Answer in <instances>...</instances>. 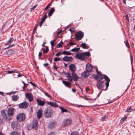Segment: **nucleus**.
I'll use <instances>...</instances> for the list:
<instances>
[{
  "label": "nucleus",
  "instance_id": "f257e3e1",
  "mask_svg": "<svg viewBox=\"0 0 135 135\" xmlns=\"http://www.w3.org/2000/svg\"><path fill=\"white\" fill-rule=\"evenodd\" d=\"M64 74L66 75V78L70 82H72V80L76 81L78 80L79 78L77 74L75 72H72L71 73V76L69 73L67 72L66 74L65 73Z\"/></svg>",
  "mask_w": 135,
  "mask_h": 135
},
{
  "label": "nucleus",
  "instance_id": "f03ea898",
  "mask_svg": "<svg viewBox=\"0 0 135 135\" xmlns=\"http://www.w3.org/2000/svg\"><path fill=\"white\" fill-rule=\"evenodd\" d=\"M54 113L53 109L50 107H47L44 111L43 115L46 118H51Z\"/></svg>",
  "mask_w": 135,
  "mask_h": 135
},
{
  "label": "nucleus",
  "instance_id": "7ed1b4c3",
  "mask_svg": "<svg viewBox=\"0 0 135 135\" xmlns=\"http://www.w3.org/2000/svg\"><path fill=\"white\" fill-rule=\"evenodd\" d=\"M99 80H102L103 79H104L106 81V82L105 83L106 86L105 90H107L109 85V83L110 81V79L107 76L101 73L99 74Z\"/></svg>",
  "mask_w": 135,
  "mask_h": 135
},
{
  "label": "nucleus",
  "instance_id": "20e7f679",
  "mask_svg": "<svg viewBox=\"0 0 135 135\" xmlns=\"http://www.w3.org/2000/svg\"><path fill=\"white\" fill-rule=\"evenodd\" d=\"M16 119L19 122L24 121L26 118V114L24 113H20L18 114L16 117Z\"/></svg>",
  "mask_w": 135,
  "mask_h": 135
},
{
  "label": "nucleus",
  "instance_id": "39448f33",
  "mask_svg": "<svg viewBox=\"0 0 135 135\" xmlns=\"http://www.w3.org/2000/svg\"><path fill=\"white\" fill-rule=\"evenodd\" d=\"M104 81H105L99 80H97V86L98 89H101L104 88Z\"/></svg>",
  "mask_w": 135,
  "mask_h": 135
},
{
  "label": "nucleus",
  "instance_id": "423d86ee",
  "mask_svg": "<svg viewBox=\"0 0 135 135\" xmlns=\"http://www.w3.org/2000/svg\"><path fill=\"white\" fill-rule=\"evenodd\" d=\"M84 32L81 31H78L75 35L76 39L77 40H81L83 37Z\"/></svg>",
  "mask_w": 135,
  "mask_h": 135
},
{
  "label": "nucleus",
  "instance_id": "0eeeda50",
  "mask_svg": "<svg viewBox=\"0 0 135 135\" xmlns=\"http://www.w3.org/2000/svg\"><path fill=\"white\" fill-rule=\"evenodd\" d=\"M29 105L28 103L27 102H24L19 104L18 107L21 109H26Z\"/></svg>",
  "mask_w": 135,
  "mask_h": 135
},
{
  "label": "nucleus",
  "instance_id": "6e6552de",
  "mask_svg": "<svg viewBox=\"0 0 135 135\" xmlns=\"http://www.w3.org/2000/svg\"><path fill=\"white\" fill-rule=\"evenodd\" d=\"M20 124L17 121H13L11 124V127L14 130H18L19 128Z\"/></svg>",
  "mask_w": 135,
  "mask_h": 135
},
{
  "label": "nucleus",
  "instance_id": "1a4fd4ad",
  "mask_svg": "<svg viewBox=\"0 0 135 135\" xmlns=\"http://www.w3.org/2000/svg\"><path fill=\"white\" fill-rule=\"evenodd\" d=\"M6 110H3L1 112V114L3 118L6 121L9 120V118L8 115L5 112Z\"/></svg>",
  "mask_w": 135,
  "mask_h": 135
},
{
  "label": "nucleus",
  "instance_id": "9d476101",
  "mask_svg": "<svg viewBox=\"0 0 135 135\" xmlns=\"http://www.w3.org/2000/svg\"><path fill=\"white\" fill-rule=\"evenodd\" d=\"M14 109L13 108L10 107H9L7 110L8 115L9 117H12L14 113Z\"/></svg>",
  "mask_w": 135,
  "mask_h": 135
},
{
  "label": "nucleus",
  "instance_id": "9b49d317",
  "mask_svg": "<svg viewBox=\"0 0 135 135\" xmlns=\"http://www.w3.org/2000/svg\"><path fill=\"white\" fill-rule=\"evenodd\" d=\"M38 122L36 120H33L32 123V127L33 129H36L38 128Z\"/></svg>",
  "mask_w": 135,
  "mask_h": 135
},
{
  "label": "nucleus",
  "instance_id": "f8f14e48",
  "mask_svg": "<svg viewBox=\"0 0 135 135\" xmlns=\"http://www.w3.org/2000/svg\"><path fill=\"white\" fill-rule=\"evenodd\" d=\"M26 98H27L29 102H31L33 100V96L32 94L30 93H27L25 94Z\"/></svg>",
  "mask_w": 135,
  "mask_h": 135
},
{
  "label": "nucleus",
  "instance_id": "ddd939ff",
  "mask_svg": "<svg viewBox=\"0 0 135 135\" xmlns=\"http://www.w3.org/2000/svg\"><path fill=\"white\" fill-rule=\"evenodd\" d=\"M72 122L71 120L70 119L64 120L63 124L64 126H68L70 125Z\"/></svg>",
  "mask_w": 135,
  "mask_h": 135
},
{
  "label": "nucleus",
  "instance_id": "4468645a",
  "mask_svg": "<svg viewBox=\"0 0 135 135\" xmlns=\"http://www.w3.org/2000/svg\"><path fill=\"white\" fill-rule=\"evenodd\" d=\"M37 117L38 119L41 118L42 116V108H40L37 112Z\"/></svg>",
  "mask_w": 135,
  "mask_h": 135
},
{
  "label": "nucleus",
  "instance_id": "2eb2a0df",
  "mask_svg": "<svg viewBox=\"0 0 135 135\" xmlns=\"http://www.w3.org/2000/svg\"><path fill=\"white\" fill-rule=\"evenodd\" d=\"M56 123V122L55 121L50 122L48 126V128L49 129H52L55 127Z\"/></svg>",
  "mask_w": 135,
  "mask_h": 135
},
{
  "label": "nucleus",
  "instance_id": "dca6fc26",
  "mask_svg": "<svg viewBox=\"0 0 135 135\" xmlns=\"http://www.w3.org/2000/svg\"><path fill=\"white\" fill-rule=\"evenodd\" d=\"M63 60L65 61H71L73 60V59L71 57L65 56L63 59Z\"/></svg>",
  "mask_w": 135,
  "mask_h": 135
},
{
  "label": "nucleus",
  "instance_id": "f3484780",
  "mask_svg": "<svg viewBox=\"0 0 135 135\" xmlns=\"http://www.w3.org/2000/svg\"><path fill=\"white\" fill-rule=\"evenodd\" d=\"M70 70L72 72H75L76 70V66L74 64H71L69 66Z\"/></svg>",
  "mask_w": 135,
  "mask_h": 135
},
{
  "label": "nucleus",
  "instance_id": "a211bd4d",
  "mask_svg": "<svg viewBox=\"0 0 135 135\" xmlns=\"http://www.w3.org/2000/svg\"><path fill=\"white\" fill-rule=\"evenodd\" d=\"M86 68L87 72L91 71L93 69L92 67L89 63H88L86 65Z\"/></svg>",
  "mask_w": 135,
  "mask_h": 135
},
{
  "label": "nucleus",
  "instance_id": "6ab92c4d",
  "mask_svg": "<svg viewBox=\"0 0 135 135\" xmlns=\"http://www.w3.org/2000/svg\"><path fill=\"white\" fill-rule=\"evenodd\" d=\"M76 57L77 59L81 60H84L83 54L82 53L76 54Z\"/></svg>",
  "mask_w": 135,
  "mask_h": 135
},
{
  "label": "nucleus",
  "instance_id": "aec40b11",
  "mask_svg": "<svg viewBox=\"0 0 135 135\" xmlns=\"http://www.w3.org/2000/svg\"><path fill=\"white\" fill-rule=\"evenodd\" d=\"M47 103L48 105H50L52 107H58L57 104L55 102H47Z\"/></svg>",
  "mask_w": 135,
  "mask_h": 135
},
{
  "label": "nucleus",
  "instance_id": "412c9836",
  "mask_svg": "<svg viewBox=\"0 0 135 135\" xmlns=\"http://www.w3.org/2000/svg\"><path fill=\"white\" fill-rule=\"evenodd\" d=\"M62 83L66 87L70 88L71 87V84L70 82H69L68 81H63Z\"/></svg>",
  "mask_w": 135,
  "mask_h": 135
},
{
  "label": "nucleus",
  "instance_id": "4be33fe9",
  "mask_svg": "<svg viewBox=\"0 0 135 135\" xmlns=\"http://www.w3.org/2000/svg\"><path fill=\"white\" fill-rule=\"evenodd\" d=\"M89 74H88L86 71H84L81 74V76L82 77L86 79L89 76Z\"/></svg>",
  "mask_w": 135,
  "mask_h": 135
},
{
  "label": "nucleus",
  "instance_id": "5701e85b",
  "mask_svg": "<svg viewBox=\"0 0 135 135\" xmlns=\"http://www.w3.org/2000/svg\"><path fill=\"white\" fill-rule=\"evenodd\" d=\"M36 101L38 105L40 106H43L45 103V102L40 100L38 99H37Z\"/></svg>",
  "mask_w": 135,
  "mask_h": 135
},
{
  "label": "nucleus",
  "instance_id": "b1692460",
  "mask_svg": "<svg viewBox=\"0 0 135 135\" xmlns=\"http://www.w3.org/2000/svg\"><path fill=\"white\" fill-rule=\"evenodd\" d=\"M84 59L87 57H89L90 55V53L89 52H85L82 53Z\"/></svg>",
  "mask_w": 135,
  "mask_h": 135
},
{
  "label": "nucleus",
  "instance_id": "393cba45",
  "mask_svg": "<svg viewBox=\"0 0 135 135\" xmlns=\"http://www.w3.org/2000/svg\"><path fill=\"white\" fill-rule=\"evenodd\" d=\"M14 52L15 51L14 50H12V49H10L6 52V53L7 55H10L13 54Z\"/></svg>",
  "mask_w": 135,
  "mask_h": 135
},
{
  "label": "nucleus",
  "instance_id": "a878e982",
  "mask_svg": "<svg viewBox=\"0 0 135 135\" xmlns=\"http://www.w3.org/2000/svg\"><path fill=\"white\" fill-rule=\"evenodd\" d=\"M14 40V38L13 37L11 38L4 44V45H9L12 43Z\"/></svg>",
  "mask_w": 135,
  "mask_h": 135
},
{
  "label": "nucleus",
  "instance_id": "bb28decb",
  "mask_svg": "<svg viewBox=\"0 0 135 135\" xmlns=\"http://www.w3.org/2000/svg\"><path fill=\"white\" fill-rule=\"evenodd\" d=\"M59 108L61 110V113H62L64 112L67 113L68 112L67 109L64 108L62 106H59Z\"/></svg>",
  "mask_w": 135,
  "mask_h": 135
},
{
  "label": "nucleus",
  "instance_id": "cd10ccee",
  "mask_svg": "<svg viewBox=\"0 0 135 135\" xmlns=\"http://www.w3.org/2000/svg\"><path fill=\"white\" fill-rule=\"evenodd\" d=\"M70 51H62V52H61V54H64V55H70L72 54L70 52Z\"/></svg>",
  "mask_w": 135,
  "mask_h": 135
},
{
  "label": "nucleus",
  "instance_id": "c85d7f7f",
  "mask_svg": "<svg viewBox=\"0 0 135 135\" xmlns=\"http://www.w3.org/2000/svg\"><path fill=\"white\" fill-rule=\"evenodd\" d=\"M82 47L84 49H88L89 48V46L88 45L85 43H83L81 44Z\"/></svg>",
  "mask_w": 135,
  "mask_h": 135
},
{
  "label": "nucleus",
  "instance_id": "c756f323",
  "mask_svg": "<svg viewBox=\"0 0 135 135\" xmlns=\"http://www.w3.org/2000/svg\"><path fill=\"white\" fill-rule=\"evenodd\" d=\"M10 135H21L20 133L17 131H13L12 132Z\"/></svg>",
  "mask_w": 135,
  "mask_h": 135
},
{
  "label": "nucleus",
  "instance_id": "7c9ffc66",
  "mask_svg": "<svg viewBox=\"0 0 135 135\" xmlns=\"http://www.w3.org/2000/svg\"><path fill=\"white\" fill-rule=\"evenodd\" d=\"M45 47L46 49H44L43 50V53L44 54L47 53L49 50L48 47L47 46H46Z\"/></svg>",
  "mask_w": 135,
  "mask_h": 135
},
{
  "label": "nucleus",
  "instance_id": "2f4dec72",
  "mask_svg": "<svg viewBox=\"0 0 135 135\" xmlns=\"http://www.w3.org/2000/svg\"><path fill=\"white\" fill-rule=\"evenodd\" d=\"M12 100L14 101H17L18 99V97L17 95H13L12 96Z\"/></svg>",
  "mask_w": 135,
  "mask_h": 135
},
{
  "label": "nucleus",
  "instance_id": "473e14b6",
  "mask_svg": "<svg viewBox=\"0 0 135 135\" xmlns=\"http://www.w3.org/2000/svg\"><path fill=\"white\" fill-rule=\"evenodd\" d=\"M70 135H79V133L78 131H74L71 132Z\"/></svg>",
  "mask_w": 135,
  "mask_h": 135
},
{
  "label": "nucleus",
  "instance_id": "72a5a7b5",
  "mask_svg": "<svg viewBox=\"0 0 135 135\" xmlns=\"http://www.w3.org/2000/svg\"><path fill=\"white\" fill-rule=\"evenodd\" d=\"M54 11V9L53 8H51L50 9V11L49 13V16H51Z\"/></svg>",
  "mask_w": 135,
  "mask_h": 135
},
{
  "label": "nucleus",
  "instance_id": "f704fd0d",
  "mask_svg": "<svg viewBox=\"0 0 135 135\" xmlns=\"http://www.w3.org/2000/svg\"><path fill=\"white\" fill-rule=\"evenodd\" d=\"M80 49V48H74L70 50V51L73 52H78L79 50Z\"/></svg>",
  "mask_w": 135,
  "mask_h": 135
},
{
  "label": "nucleus",
  "instance_id": "c9c22d12",
  "mask_svg": "<svg viewBox=\"0 0 135 135\" xmlns=\"http://www.w3.org/2000/svg\"><path fill=\"white\" fill-rule=\"evenodd\" d=\"M64 44L63 42L61 41L56 46V47L58 48H59L61 47H62L63 45Z\"/></svg>",
  "mask_w": 135,
  "mask_h": 135
},
{
  "label": "nucleus",
  "instance_id": "e433bc0d",
  "mask_svg": "<svg viewBox=\"0 0 135 135\" xmlns=\"http://www.w3.org/2000/svg\"><path fill=\"white\" fill-rule=\"evenodd\" d=\"M47 17V16L46 14L44 15L41 19V21L44 22L46 19Z\"/></svg>",
  "mask_w": 135,
  "mask_h": 135
},
{
  "label": "nucleus",
  "instance_id": "4c0bfd02",
  "mask_svg": "<svg viewBox=\"0 0 135 135\" xmlns=\"http://www.w3.org/2000/svg\"><path fill=\"white\" fill-rule=\"evenodd\" d=\"M127 119V117L122 118L120 121V123L121 124H122Z\"/></svg>",
  "mask_w": 135,
  "mask_h": 135
},
{
  "label": "nucleus",
  "instance_id": "58836bf2",
  "mask_svg": "<svg viewBox=\"0 0 135 135\" xmlns=\"http://www.w3.org/2000/svg\"><path fill=\"white\" fill-rule=\"evenodd\" d=\"M94 78L95 79L97 80H97H99V74H97L95 75V76L94 77Z\"/></svg>",
  "mask_w": 135,
  "mask_h": 135
},
{
  "label": "nucleus",
  "instance_id": "ea45409f",
  "mask_svg": "<svg viewBox=\"0 0 135 135\" xmlns=\"http://www.w3.org/2000/svg\"><path fill=\"white\" fill-rule=\"evenodd\" d=\"M133 110L131 109V107H129L127 108V112H130L133 111Z\"/></svg>",
  "mask_w": 135,
  "mask_h": 135
},
{
  "label": "nucleus",
  "instance_id": "a19ab883",
  "mask_svg": "<svg viewBox=\"0 0 135 135\" xmlns=\"http://www.w3.org/2000/svg\"><path fill=\"white\" fill-rule=\"evenodd\" d=\"M15 46V45L14 44H13L11 45H10L8 47H7L4 48L3 49V50H5L8 49L10 47L14 46Z\"/></svg>",
  "mask_w": 135,
  "mask_h": 135
},
{
  "label": "nucleus",
  "instance_id": "79ce46f5",
  "mask_svg": "<svg viewBox=\"0 0 135 135\" xmlns=\"http://www.w3.org/2000/svg\"><path fill=\"white\" fill-rule=\"evenodd\" d=\"M75 28H70L69 30L71 33H74L75 32L74 30Z\"/></svg>",
  "mask_w": 135,
  "mask_h": 135
},
{
  "label": "nucleus",
  "instance_id": "37998d69",
  "mask_svg": "<svg viewBox=\"0 0 135 135\" xmlns=\"http://www.w3.org/2000/svg\"><path fill=\"white\" fill-rule=\"evenodd\" d=\"M60 60V58L59 57H55L54 59V61L55 62H57L58 61Z\"/></svg>",
  "mask_w": 135,
  "mask_h": 135
},
{
  "label": "nucleus",
  "instance_id": "c03bdc74",
  "mask_svg": "<svg viewBox=\"0 0 135 135\" xmlns=\"http://www.w3.org/2000/svg\"><path fill=\"white\" fill-rule=\"evenodd\" d=\"M44 94L46 95L47 97H48L50 98H51V96L50 94H48L47 93H45Z\"/></svg>",
  "mask_w": 135,
  "mask_h": 135
},
{
  "label": "nucleus",
  "instance_id": "a18cd8bd",
  "mask_svg": "<svg viewBox=\"0 0 135 135\" xmlns=\"http://www.w3.org/2000/svg\"><path fill=\"white\" fill-rule=\"evenodd\" d=\"M61 52H59L56 54V56H58L61 55Z\"/></svg>",
  "mask_w": 135,
  "mask_h": 135
},
{
  "label": "nucleus",
  "instance_id": "49530a36",
  "mask_svg": "<svg viewBox=\"0 0 135 135\" xmlns=\"http://www.w3.org/2000/svg\"><path fill=\"white\" fill-rule=\"evenodd\" d=\"M130 59H131V64H132V63H133V58L131 54H130Z\"/></svg>",
  "mask_w": 135,
  "mask_h": 135
},
{
  "label": "nucleus",
  "instance_id": "de8ad7c7",
  "mask_svg": "<svg viewBox=\"0 0 135 135\" xmlns=\"http://www.w3.org/2000/svg\"><path fill=\"white\" fill-rule=\"evenodd\" d=\"M16 70L14 71H8L7 72L8 74H11L12 73H15L16 71Z\"/></svg>",
  "mask_w": 135,
  "mask_h": 135
},
{
  "label": "nucleus",
  "instance_id": "09e8293b",
  "mask_svg": "<svg viewBox=\"0 0 135 135\" xmlns=\"http://www.w3.org/2000/svg\"><path fill=\"white\" fill-rule=\"evenodd\" d=\"M42 52H40L38 54V56H39V58L40 59L41 58V56H42Z\"/></svg>",
  "mask_w": 135,
  "mask_h": 135
},
{
  "label": "nucleus",
  "instance_id": "8fccbe9b",
  "mask_svg": "<svg viewBox=\"0 0 135 135\" xmlns=\"http://www.w3.org/2000/svg\"><path fill=\"white\" fill-rule=\"evenodd\" d=\"M4 122L3 121V120L2 119H0V126Z\"/></svg>",
  "mask_w": 135,
  "mask_h": 135
},
{
  "label": "nucleus",
  "instance_id": "3c124183",
  "mask_svg": "<svg viewBox=\"0 0 135 135\" xmlns=\"http://www.w3.org/2000/svg\"><path fill=\"white\" fill-rule=\"evenodd\" d=\"M28 83H31V85H32L33 86H35V87H36V85H35L32 82H31V81H30V82H29V81H28Z\"/></svg>",
  "mask_w": 135,
  "mask_h": 135
},
{
  "label": "nucleus",
  "instance_id": "603ef678",
  "mask_svg": "<svg viewBox=\"0 0 135 135\" xmlns=\"http://www.w3.org/2000/svg\"><path fill=\"white\" fill-rule=\"evenodd\" d=\"M38 26V25H36L34 27V30L33 31V32L34 31H36L37 30V27Z\"/></svg>",
  "mask_w": 135,
  "mask_h": 135
},
{
  "label": "nucleus",
  "instance_id": "864d4df0",
  "mask_svg": "<svg viewBox=\"0 0 135 135\" xmlns=\"http://www.w3.org/2000/svg\"><path fill=\"white\" fill-rule=\"evenodd\" d=\"M53 67L54 69L55 70H57L58 69V68L56 66V65H54Z\"/></svg>",
  "mask_w": 135,
  "mask_h": 135
},
{
  "label": "nucleus",
  "instance_id": "5fc2aeb1",
  "mask_svg": "<svg viewBox=\"0 0 135 135\" xmlns=\"http://www.w3.org/2000/svg\"><path fill=\"white\" fill-rule=\"evenodd\" d=\"M84 99H86V100H91V99H89V98H87L86 96H84Z\"/></svg>",
  "mask_w": 135,
  "mask_h": 135
},
{
  "label": "nucleus",
  "instance_id": "6e6d98bb",
  "mask_svg": "<svg viewBox=\"0 0 135 135\" xmlns=\"http://www.w3.org/2000/svg\"><path fill=\"white\" fill-rule=\"evenodd\" d=\"M37 7V5H35L32 8H31V10H33L34 9Z\"/></svg>",
  "mask_w": 135,
  "mask_h": 135
},
{
  "label": "nucleus",
  "instance_id": "4d7b16f0",
  "mask_svg": "<svg viewBox=\"0 0 135 135\" xmlns=\"http://www.w3.org/2000/svg\"><path fill=\"white\" fill-rule=\"evenodd\" d=\"M48 135H54V133L53 132H51L49 133Z\"/></svg>",
  "mask_w": 135,
  "mask_h": 135
},
{
  "label": "nucleus",
  "instance_id": "13d9d810",
  "mask_svg": "<svg viewBox=\"0 0 135 135\" xmlns=\"http://www.w3.org/2000/svg\"><path fill=\"white\" fill-rule=\"evenodd\" d=\"M43 22H42L41 21L39 23V25L41 27L42 26V23H43Z\"/></svg>",
  "mask_w": 135,
  "mask_h": 135
},
{
  "label": "nucleus",
  "instance_id": "bf43d9fd",
  "mask_svg": "<svg viewBox=\"0 0 135 135\" xmlns=\"http://www.w3.org/2000/svg\"><path fill=\"white\" fill-rule=\"evenodd\" d=\"M69 44L71 46H72L75 45V43L74 42H70L69 43Z\"/></svg>",
  "mask_w": 135,
  "mask_h": 135
},
{
  "label": "nucleus",
  "instance_id": "052dcab7",
  "mask_svg": "<svg viewBox=\"0 0 135 135\" xmlns=\"http://www.w3.org/2000/svg\"><path fill=\"white\" fill-rule=\"evenodd\" d=\"M22 82L23 83V84L25 86H27L28 85V84H26L24 81H22Z\"/></svg>",
  "mask_w": 135,
  "mask_h": 135
},
{
  "label": "nucleus",
  "instance_id": "680f3d73",
  "mask_svg": "<svg viewBox=\"0 0 135 135\" xmlns=\"http://www.w3.org/2000/svg\"><path fill=\"white\" fill-rule=\"evenodd\" d=\"M107 117V116H103V117H102V119H106V118Z\"/></svg>",
  "mask_w": 135,
  "mask_h": 135
},
{
  "label": "nucleus",
  "instance_id": "e2e57ef3",
  "mask_svg": "<svg viewBox=\"0 0 135 135\" xmlns=\"http://www.w3.org/2000/svg\"><path fill=\"white\" fill-rule=\"evenodd\" d=\"M54 41L53 40L51 41L50 42L51 44H54Z\"/></svg>",
  "mask_w": 135,
  "mask_h": 135
},
{
  "label": "nucleus",
  "instance_id": "0e129e2a",
  "mask_svg": "<svg viewBox=\"0 0 135 135\" xmlns=\"http://www.w3.org/2000/svg\"><path fill=\"white\" fill-rule=\"evenodd\" d=\"M129 47H130V46H129V43L128 42V41H127V47H128V48H129Z\"/></svg>",
  "mask_w": 135,
  "mask_h": 135
},
{
  "label": "nucleus",
  "instance_id": "69168bd1",
  "mask_svg": "<svg viewBox=\"0 0 135 135\" xmlns=\"http://www.w3.org/2000/svg\"><path fill=\"white\" fill-rule=\"evenodd\" d=\"M72 91L74 93H75L76 91V90L74 89H72Z\"/></svg>",
  "mask_w": 135,
  "mask_h": 135
},
{
  "label": "nucleus",
  "instance_id": "338daca9",
  "mask_svg": "<svg viewBox=\"0 0 135 135\" xmlns=\"http://www.w3.org/2000/svg\"><path fill=\"white\" fill-rule=\"evenodd\" d=\"M96 72L97 73V74H99L100 73H101L97 69L96 70Z\"/></svg>",
  "mask_w": 135,
  "mask_h": 135
},
{
  "label": "nucleus",
  "instance_id": "774afa93",
  "mask_svg": "<svg viewBox=\"0 0 135 135\" xmlns=\"http://www.w3.org/2000/svg\"><path fill=\"white\" fill-rule=\"evenodd\" d=\"M44 65L46 67L48 66L49 65V64L48 63H45L44 64Z\"/></svg>",
  "mask_w": 135,
  "mask_h": 135
}]
</instances>
